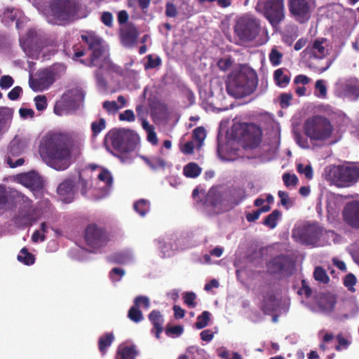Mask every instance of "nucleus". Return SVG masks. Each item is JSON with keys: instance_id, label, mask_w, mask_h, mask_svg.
Returning a JSON list of instances; mask_svg holds the SVG:
<instances>
[{"instance_id": "obj_1", "label": "nucleus", "mask_w": 359, "mask_h": 359, "mask_svg": "<svg viewBox=\"0 0 359 359\" xmlns=\"http://www.w3.org/2000/svg\"><path fill=\"white\" fill-rule=\"evenodd\" d=\"M74 147L79 150L81 140H75L69 134L54 133L43 140L39 147V153L51 168L64 170L70 165L71 154Z\"/></svg>"}, {"instance_id": "obj_2", "label": "nucleus", "mask_w": 359, "mask_h": 359, "mask_svg": "<svg viewBox=\"0 0 359 359\" xmlns=\"http://www.w3.org/2000/svg\"><path fill=\"white\" fill-rule=\"evenodd\" d=\"M81 40L88 45L90 52L86 64L90 67H99L95 72V76L99 86L105 87L107 81L104 76V72L111 67L104 55L105 48L104 41L94 32H86L81 36Z\"/></svg>"}, {"instance_id": "obj_3", "label": "nucleus", "mask_w": 359, "mask_h": 359, "mask_svg": "<svg viewBox=\"0 0 359 359\" xmlns=\"http://www.w3.org/2000/svg\"><path fill=\"white\" fill-rule=\"evenodd\" d=\"M258 78L251 69H241L232 72L226 81L227 93L235 98H243L251 95L257 88Z\"/></svg>"}, {"instance_id": "obj_4", "label": "nucleus", "mask_w": 359, "mask_h": 359, "mask_svg": "<svg viewBox=\"0 0 359 359\" xmlns=\"http://www.w3.org/2000/svg\"><path fill=\"white\" fill-rule=\"evenodd\" d=\"M326 180L338 187H348L359 180V163L331 165L326 169Z\"/></svg>"}, {"instance_id": "obj_5", "label": "nucleus", "mask_w": 359, "mask_h": 359, "mask_svg": "<svg viewBox=\"0 0 359 359\" xmlns=\"http://www.w3.org/2000/svg\"><path fill=\"white\" fill-rule=\"evenodd\" d=\"M104 142L116 151L124 154L135 149L140 142V137L130 129L114 128L107 133Z\"/></svg>"}, {"instance_id": "obj_6", "label": "nucleus", "mask_w": 359, "mask_h": 359, "mask_svg": "<svg viewBox=\"0 0 359 359\" xmlns=\"http://www.w3.org/2000/svg\"><path fill=\"white\" fill-rule=\"evenodd\" d=\"M232 135L245 149H253L259 146L262 131L255 123H243L233 126Z\"/></svg>"}, {"instance_id": "obj_7", "label": "nucleus", "mask_w": 359, "mask_h": 359, "mask_svg": "<svg viewBox=\"0 0 359 359\" xmlns=\"http://www.w3.org/2000/svg\"><path fill=\"white\" fill-rule=\"evenodd\" d=\"M304 132L311 141L323 142L331 137L333 126L328 118L313 116L305 121Z\"/></svg>"}, {"instance_id": "obj_8", "label": "nucleus", "mask_w": 359, "mask_h": 359, "mask_svg": "<svg viewBox=\"0 0 359 359\" xmlns=\"http://www.w3.org/2000/svg\"><path fill=\"white\" fill-rule=\"evenodd\" d=\"M234 31L243 41H252L261 31V20L252 14H245L236 21Z\"/></svg>"}, {"instance_id": "obj_9", "label": "nucleus", "mask_w": 359, "mask_h": 359, "mask_svg": "<svg viewBox=\"0 0 359 359\" xmlns=\"http://www.w3.org/2000/svg\"><path fill=\"white\" fill-rule=\"evenodd\" d=\"M255 10L263 15L273 26H277L285 18L284 0H259Z\"/></svg>"}, {"instance_id": "obj_10", "label": "nucleus", "mask_w": 359, "mask_h": 359, "mask_svg": "<svg viewBox=\"0 0 359 359\" xmlns=\"http://www.w3.org/2000/svg\"><path fill=\"white\" fill-rule=\"evenodd\" d=\"M82 5L78 0H53L50 11L60 21H72L79 17Z\"/></svg>"}, {"instance_id": "obj_11", "label": "nucleus", "mask_w": 359, "mask_h": 359, "mask_svg": "<svg viewBox=\"0 0 359 359\" xmlns=\"http://www.w3.org/2000/svg\"><path fill=\"white\" fill-rule=\"evenodd\" d=\"M84 99V95L81 90L74 88L63 93L61 98L56 102L54 106V112L59 116H62L71 111L76 110L79 102Z\"/></svg>"}, {"instance_id": "obj_12", "label": "nucleus", "mask_w": 359, "mask_h": 359, "mask_svg": "<svg viewBox=\"0 0 359 359\" xmlns=\"http://www.w3.org/2000/svg\"><path fill=\"white\" fill-rule=\"evenodd\" d=\"M26 142L18 136H15L8 144L6 153L4 156V161L13 168L24 164L25 160L22 158H18L15 161H13V157L19 156L25 150Z\"/></svg>"}, {"instance_id": "obj_13", "label": "nucleus", "mask_w": 359, "mask_h": 359, "mask_svg": "<svg viewBox=\"0 0 359 359\" xmlns=\"http://www.w3.org/2000/svg\"><path fill=\"white\" fill-rule=\"evenodd\" d=\"M85 240L88 245L97 249L107 245L109 238L104 229L91 224L86 229Z\"/></svg>"}, {"instance_id": "obj_14", "label": "nucleus", "mask_w": 359, "mask_h": 359, "mask_svg": "<svg viewBox=\"0 0 359 359\" xmlns=\"http://www.w3.org/2000/svg\"><path fill=\"white\" fill-rule=\"evenodd\" d=\"M55 72L49 69L39 71L35 78L29 80L30 88L34 91H43L48 89L55 81Z\"/></svg>"}, {"instance_id": "obj_15", "label": "nucleus", "mask_w": 359, "mask_h": 359, "mask_svg": "<svg viewBox=\"0 0 359 359\" xmlns=\"http://www.w3.org/2000/svg\"><path fill=\"white\" fill-rule=\"evenodd\" d=\"M288 8L291 15L300 22H304L310 18L309 0H288Z\"/></svg>"}, {"instance_id": "obj_16", "label": "nucleus", "mask_w": 359, "mask_h": 359, "mask_svg": "<svg viewBox=\"0 0 359 359\" xmlns=\"http://www.w3.org/2000/svg\"><path fill=\"white\" fill-rule=\"evenodd\" d=\"M323 234L322 228L317 224H308L304 225L301 229L299 238L306 245H315Z\"/></svg>"}, {"instance_id": "obj_17", "label": "nucleus", "mask_w": 359, "mask_h": 359, "mask_svg": "<svg viewBox=\"0 0 359 359\" xmlns=\"http://www.w3.org/2000/svg\"><path fill=\"white\" fill-rule=\"evenodd\" d=\"M342 217L348 226L359 230V201L348 202L342 210Z\"/></svg>"}, {"instance_id": "obj_18", "label": "nucleus", "mask_w": 359, "mask_h": 359, "mask_svg": "<svg viewBox=\"0 0 359 359\" xmlns=\"http://www.w3.org/2000/svg\"><path fill=\"white\" fill-rule=\"evenodd\" d=\"M203 204L207 207L218 208L222 211H226L225 209L224 189L212 187L205 195Z\"/></svg>"}, {"instance_id": "obj_19", "label": "nucleus", "mask_w": 359, "mask_h": 359, "mask_svg": "<svg viewBox=\"0 0 359 359\" xmlns=\"http://www.w3.org/2000/svg\"><path fill=\"white\" fill-rule=\"evenodd\" d=\"M150 306V300L147 296H137L134 299V304L128 312V318L135 323L143 320V314L140 308L148 309Z\"/></svg>"}, {"instance_id": "obj_20", "label": "nucleus", "mask_w": 359, "mask_h": 359, "mask_svg": "<svg viewBox=\"0 0 359 359\" xmlns=\"http://www.w3.org/2000/svg\"><path fill=\"white\" fill-rule=\"evenodd\" d=\"M327 43V39L325 38H320L314 40L302 52L305 55H309L310 57L316 59H323L328 53L329 50L325 43Z\"/></svg>"}, {"instance_id": "obj_21", "label": "nucleus", "mask_w": 359, "mask_h": 359, "mask_svg": "<svg viewBox=\"0 0 359 359\" xmlns=\"http://www.w3.org/2000/svg\"><path fill=\"white\" fill-rule=\"evenodd\" d=\"M224 191L225 209L226 211L240 204L246 197L245 191L243 188L233 187L224 189Z\"/></svg>"}, {"instance_id": "obj_22", "label": "nucleus", "mask_w": 359, "mask_h": 359, "mask_svg": "<svg viewBox=\"0 0 359 359\" xmlns=\"http://www.w3.org/2000/svg\"><path fill=\"white\" fill-rule=\"evenodd\" d=\"M290 260L285 255H278L267 263V269L271 274H280L288 271Z\"/></svg>"}, {"instance_id": "obj_23", "label": "nucleus", "mask_w": 359, "mask_h": 359, "mask_svg": "<svg viewBox=\"0 0 359 359\" xmlns=\"http://www.w3.org/2000/svg\"><path fill=\"white\" fill-rule=\"evenodd\" d=\"M20 180L22 184L25 187L34 190H39L43 187V182L41 177L35 171L22 174L20 177Z\"/></svg>"}, {"instance_id": "obj_24", "label": "nucleus", "mask_w": 359, "mask_h": 359, "mask_svg": "<svg viewBox=\"0 0 359 359\" xmlns=\"http://www.w3.org/2000/svg\"><path fill=\"white\" fill-rule=\"evenodd\" d=\"M74 181L68 179L60 183L57 187L58 194L67 203H71L74 198Z\"/></svg>"}, {"instance_id": "obj_25", "label": "nucleus", "mask_w": 359, "mask_h": 359, "mask_svg": "<svg viewBox=\"0 0 359 359\" xmlns=\"http://www.w3.org/2000/svg\"><path fill=\"white\" fill-rule=\"evenodd\" d=\"M138 34L139 32L136 27L128 26L121 32V43L126 47H133L137 41Z\"/></svg>"}, {"instance_id": "obj_26", "label": "nucleus", "mask_w": 359, "mask_h": 359, "mask_svg": "<svg viewBox=\"0 0 359 359\" xmlns=\"http://www.w3.org/2000/svg\"><path fill=\"white\" fill-rule=\"evenodd\" d=\"M148 318L153 325L152 332L154 333L157 339H160V334L163 332V325L164 323V318L158 310H153L149 315Z\"/></svg>"}, {"instance_id": "obj_27", "label": "nucleus", "mask_w": 359, "mask_h": 359, "mask_svg": "<svg viewBox=\"0 0 359 359\" xmlns=\"http://www.w3.org/2000/svg\"><path fill=\"white\" fill-rule=\"evenodd\" d=\"M138 355L135 345L121 344L117 348L114 359H135Z\"/></svg>"}, {"instance_id": "obj_28", "label": "nucleus", "mask_w": 359, "mask_h": 359, "mask_svg": "<svg viewBox=\"0 0 359 359\" xmlns=\"http://www.w3.org/2000/svg\"><path fill=\"white\" fill-rule=\"evenodd\" d=\"M278 307L276 297L272 292H267L263 297V300L261 304V309L264 314H270L275 311Z\"/></svg>"}, {"instance_id": "obj_29", "label": "nucleus", "mask_w": 359, "mask_h": 359, "mask_svg": "<svg viewBox=\"0 0 359 359\" xmlns=\"http://www.w3.org/2000/svg\"><path fill=\"white\" fill-rule=\"evenodd\" d=\"M114 340V335L112 332H107L102 335L98 339V348L102 355L106 354L107 348L111 345Z\"/></svg>"}, {"instance_id": "obj_30", "label": "nucleus", "mask_w": 359, "mask_h": 359, "mask_svg": "<svg viewBox=\"0 0 359 359\" xmlns=\"http://www.w3.org/2000/svg\"><path fill=\"white\" fill-rule=\"evenodd\" d=\"M201 168L194 162L187 164L183 168V174L189 178H196L201 173Z\"/></svg>"}, {"instance_id": "obj_31", "label": "nucleus", "mask_w": 359, "mask_h": 359, "mask_svg": "<svg viewBox=\"0 0 359 359\" xmlns=\"http://www.w3.org/2000/svg\"><path fill=\"white\" fill-rule=\"evenodd\" d=\"M281 212L276 209L266 217L263 221V224L273 229L277 226V222L281 217Z\"/></svg>"}, {"instance_id": "obj_32", "label": "nucleus", "mask_w": 359, "mask_h": 359, "mask_svg": "<svg viewBox=\"0 0 359 359\" xmlns=\"http://www.w3.org/2000/svg\"><path fill=\"white\" fill-rule=\"evenodd\" d=\"M143 159L147 165L154 170L164 168L166 165L165 161L161 157H152L151 158L143 157Z\"/></svg>"}, {"instance_id": "obj_33", "label": "nucleus", "mask_w": 359, "mask_h": 359, "mask_svg": "<svg viewBox=\"0 0 359 359\" xmlns=\"http://www.w3.org/2000/svg\"><path fill=\"white\" fill-rule=\"evenodd\" d=\"M273 78L276 83L280 87L286 86L290 81V76L284 74L283 69H276L274 72Z\"/></svg>"}, {"instance_id": "obj_34", "label": "nucleus", "mask_w": 359, "mask_h": 359, "mask_svg": "<svg viewBox=\"0 0 359 359\" xmlns=\"http://www.w3.org/2000/svg\"><path fill=\"white\" fill-rule=\"evenodd\" d=\"M17 259L20 262L28 266L33 264L35 262L34 255L30 253L26 248L21 249Z\"/></svg>"}, {"instance_id": "obj_35", "label": "nucleus", "mask_w": 359, "mask_h": 359, "mask_svg": "<svg viewBox=\"0 0 359 359\" xmlns=\"http://www.w3.org/2000/svg\"><path fill=\"white\" fill-rule=\"evenodd\" d=\"M133 208L140 216L144 217L149 211V202L145 199H140L134 203Z\"/></svg>"}, {"instance_id": "obj_36", "label": "nucleus", "mask_w": 359, "mask_h": 359, "mask_svg": "<svg viewBox=\"0 0 359 359\" xmlns=\"http://www.w3.org/2000/svg\"><path fill=\"white\" fill-rule=\"evenodd\" d=\"M11 119V113L7 107H0V133L7 127Z\"/></svg>"}, {"instance_id": "obj_37", "label": "nucleus", "mask_w": 359, "mask_h": 359, "mask_svg": "<svg viewBox=\"0 0 359 359\" xmlns=\"http://www.w3.org/2000/svg\"><path fill=\"white\" fill-rule=\"evenodd\" d=\"M210 320V313L208 311H204L201 315L197 317L196 322L194 327L198 330H201L205 327Z\"/></svg>"}, {"instance_id": "obj_38", "label": "nucleus", "mask_w": 359, "mask_h": 359, "mask_svg": "<svg viewBox=\"0 0 359 359\" xmlns=\"http://www.w3.org/2000/svg\"><path fill=\"white\" fill-rule=\"evenodd\" d=\"M313 277L316 280L323 283H328L330 281L328 275L327 274L325 270L321 266L316 267L313 272Z\"/></svg>"}, {"instance_id": "obj_39", "label": "nucleus", "mask_w": 359, "mask_h": 359, "mask_svg": "<svg viewBox=\"0 0 359 359\" xmlns=\"http://www.w3.org/2000/svg\"><path fill=\"white\" fill-rule=\"evenodd\" d=\"M97 178L100 181L104 182L108 187L112 185L113 177L111 172L107 169L102 168Z\"/></svg>"}, {"instance_id": "obj_40", "label": "nucleus", "mask_w": 359, "mask_h": 359, "mask_svg": "<svg viewBox=\"0 0 359 359\" xmlns=\"http://www.w3.org/2000/svg\"><path fill=\"white\" fill-rule=\"evenodd\" d=\"M106 127V121L104 118H101L98 121H93L91 123V130L93 136L96 137Z\"/></svg>"}, {"instance_id": "obj_41", "label": "nucleus", "mask_w": 359, "mask_h": 359, "mask_svg": "<svg viewBox=\"0 0 359 359\" xmlns=\"http://www.w3.org/2000/svg\"><path fill=\"white\" fill-rule=\"evenodd\" d=\"M283 181L287 187H296L299 180L296 175L290 173H284L283 175Z\"/></svg>"}, {"instance_id": "obj_42", "label": "nucleus", "mask_w": 359, "mask_h": 359, "mask_svg": "<svg viewBox=\"0 0 359 359\" xmlns=\"http://www.w3.org/2000/svg\"><path fill=\"white\" fill-rule=\"evenodd\" d=\"M184 331L182 325L169 326L168 325L165 330V332L168 337H179Z\"/></svg>"}, {"instance_id": "obj_43", "label": "nucleus", "mask_w": 359, "mask_h": 359, "mask_svg": "<svg viewBox=\"0 0 359 359\" xmlns=\"http://www.w3.org/2000/svg\"><path fill=\"white\" fill-rule=\"evenodd\" d=\"M283 54L276 48H273L269 53V60L272 65L278 66L281 63Z\"/></svg>"}, {"instance_id": "obj_44", "label": "nucleus", "mask_w": 359, "mask_h": 359, "mask_svg": "<svg viewBox=\"0 0 359 359\" xmlns=\"http://www.w3.org/2000/svg\"><path fill=\"white\" fill-rule=\"evenodd\" d=\"M278 197L280 198V204L285 207L286 209H288L290 207L292 206L293 202L290 198L289 195L287 192L283 191H278Z\"/></svg>"}, {"instance_id": "obj_45", "label": "nucleus", "mask_w": 359, "mask_h": 359, "mask_svg": "<svg viewBox=\"0 0 359 359\" xmlns=\"http://www.w3.org/2000/svg\"><path fill=\"white\" fill-rule=\"evenodd\" d=\"M196 295L193 292H187L183 294L184 302L190 308L196 306Z\"/></svg>"}, {"instance_id": "obj_46", "label": "nucleus", "mask_w": 359, "mask_h": 359, "mask_svg": "<svg viewBox=\"0 0 359 359\" xmlns=\"http://www.w3.org/2000/svg\"><path fill=\"white\" fill-rule=\"evenodd\" d=\"M147 62L145 65V69H154L161 65V60L159 57L154 58L151 55H148Z\"/></svg>"}, {"instance_id": "obj_47", "label": "nucleus", "mask_w": 359, "mask_h": 359, "mask_svg": "<svg viewBox=\"0 0 359 359\" xmlns=\"http://www.w3.org/2000/svg\"><path fill=\"white\" fill-rule=\"evenodd\" d=\"M297 169L299 173L304 174L307 179L311 180L313 177V169L310 165L304 166L303 164L300 163L297 165Z\"/></svg>"}, {"instance_id": "obj_48", "label": "nucleus", "mask_w": 359, "mask_h": 359, "mask_svg": "<svg viewBox=\"0 0 359 359\" xmlns=\"http://www.w3.org/2000/svg\"><path fill=\"white\" fill-rule=\"evenodd\" d=\"M34 102L38 111H43L47 107V99L45 95H37L34 97Z\"/></svg>"}, {"instance_id": "obj_49", "label": "nucleus", "mask_w": 359, "mask_h": 359, "mask_svg": "<svg viewBox=\"0 0 359 359\" xmlns=\"http://www.w3.org/2000/svg\"><path fill=\"white\" fill-rule=\"evenodd\" d=\"M102 107L107 112L111 114H114L120 109V107L115 101H104Z\"/></svg>"}, {"instance_id": "obj_50", "label": "nucleus", "mask_w": 359, "mask_h": 359, "mask_svg": "<svg viewBox=\"0 0 359 359\" xmlns=\"http://www.w3.org/2000/svg\"><path fill=\"white\" fill-rule=\"evenodd\" d=\"M337 339L338 344L335 346L334 348L337 351H340L342 349H346L350 344L348 340L344 338L341 334L337 336Z\"/></svg>"}, {"instance_id": "obj_51", "label": "nucleus", "mask_w": 359, "mask_h": 359, "mask_svg": "<svg viewBox=\"0 0 359 359\" xmlns=\"http://www.w3.org/2000/svg\"><path fill=\"white\" fill-rule=\"evenodd\" d=\"M346 92L355 97H359V85L356 83H349L346 85Z\"/></svg>"}, {"instance_id": "obj_52", "label": "nucleus", "mask_w": 359, "mask_h": 359, "mask_svg": "<svg viewBox=\"0 0 359 359\" xmlns=\"http://www.w3.org/2000/svg\"><path fill=\"white\" fill-rule=\"evenodd\" d=\"M8 201V194L5 187L0 185V210L5 208Z\"/></svg>"}, {"instance_id": "obj_53", "label": "nucleus", "mask_w": 359, "mask_h": 359, "mask_svg": "<svg viewBox=\"0 0 359 359\" xmlns=\"http://www.w3.org/2000/svg\"><path fill=\"white\" fill-rule=\"evenodd\" d=\"M316 90L319 91V94L317 95L318 97H325L327 95V87L325 84V81L322 79L316 81L315 84Z\"/></svg>"}, {"instance_id": "obj_54", "label": "nucleus", "mask_w": 359, "mask_h": 359, "mask_svg": "<svg viewBox=\"0 0 359 359\" xmlns=\"http://www.w3.org/2000/svg\"><path fill=\"white\" fill-rule=\"evenodd\" d=\"M13 83L14 80L11 76L4 75L0 79V87L2 89H7L11 87Z\"/></svg>"}, {"instance_id": "obj_55", "label": "nucleus", "mask_w": 359, "mask_h": 359, "mask_svg": "<svg viewBox=\"0 0 359 359\" xmlns=\"http://www.w3.org/2000/svg\"><path fill=\"white\" fill-rule=\"evenodd\" d=\"M193 137L198 142H202L205 137V130L203 127H197L193 131Z\"/></svg>"}, {"instance_id": "obj_56", "label": "nucleus", "mask_w": 359, "mask_h": 359, "mask_svg": "<svg viewBox=\"0 0 359 359\" xmlns=\"http://www.w3.org/2000/svg\"><path fill=\"white\" fill-rule=\"evenodd\" d=\"M280 105L282 108L287 107L290 104L292 95L290 93H282L280 96Z\"/></svg>"}, {"instance_id": "obj_57", "label": "nucleus", "mask_w": 359, "mask_h": 359, "mask_svg": "<svg viewBox=\"0 0 359 359\" xmlns=\"http://www.w3.org/2000/svg\"><path fill=\"white\" fill-rule=\"evenodd\" d=\"M119 119L121 121L132 122L135 121V116L133 110L127 109L119 114Z\"/></svg>"}, {"instance_id": "obj_58", "label": "nucleus", "mask_w": 359, "mask_h": 359, "mask_svg": "<svg viewBox=\"0 0 359 359\" xmlns=\"http://www.w3.org/2000/svg\"><path fill=\"white\" fill-rule=\"evenodd\" d=\"M129 259L128 257L123 253H116L112 256L113 262L118 264H124Z\"/></svg>"}, {"instance_id": "obj_59", "label": "nucleus", "mask_w": 359, "mask_h": 359, "mask_svg": "<svg viewBox=\"0 0 359 359\" xmlns=\"http://www.w3.org/2000/svg\"><path fill=\"white\" fill-rule=\"evenodd\" d=\"M101 21L104 25H106L109 27H112V25H113L112 14L108 11L103 12L102 17H101Z\"/></svg>"}, {"instance_id": "obj_60", "label": "nucleus", "mask_w": 359, "mask_h": 359, "mask_svg": "<svg viewBox=\"0 0 359 359\" xmlns=\"http://www.w3.org/2000/svg\"><path fill=\"white\" fill-rule=\"evenodd\" d=\"M177 14L176 6L172 3H167L165 6V15L169 18H175Z\"/></svg>"}, {"instance_id": "obj_61", "label": "nucleus", "mask_w": 359, "mask_h": 359, "mask_svg": "<svg viewBox=\"0 0 359 359\" xmlns=\"http://www.w3.org/2000/svg\"><path fill=\"white\" fill-rule=\"evenodd\" d=\"M232 65L230 58H222L217 62V67L222 71H226Z\"/></svg>"}, {"instance_id": "obj_62", "label": "nucleus", "mask_w": 359, "mask_h": 359, "mask_svg": "<svg viewBox=\"0 0 359 359\" xmlns=\"http://www.w3.org/2000/svg\"><path fill=\"white\" fill-rule=\"evenodd\" d=\"M22 93V88L20 86L14 87L8 94V97L11 100H16Z\"/></svg>"}, {"instance_id": "obj_63", "label": "nucleus", "mask_w": 359, "mask_h": 359, "mask_svg": "<svg viewBox=\"0 0 359 359\" xmlns=\"http://www.w3.org/2000/svg\"><path fill=\"white\" fill-rule=\"evenodd\" d=\"M356 283V278L353 273L347 274L344 279V285L348 288L352 287Z\"/></svg>"}, {"instance_id": "obj_64", "label": "nucleus", "mask_w": 359, "mask_h": 359, "mask_svg": "<svg viewBox=\"0 0 359 359\" xmlns=\"http://www.w3.org/2000/svg\"><path fill=\"white\" fill-rule=\"evenodd\" d=\"M200 336L203 341L209 342L213 339L214 334L210 330H204L201 332Z\"/></svg>"}]
</instances>
